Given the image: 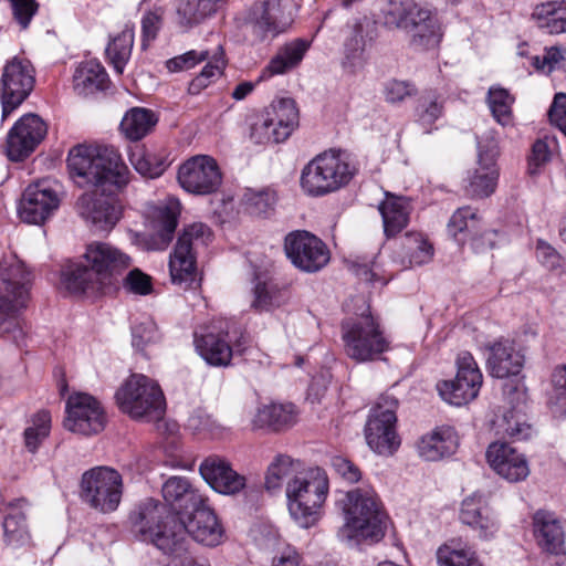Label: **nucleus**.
<instances>
[{"label": "nucleus", "instance_id": "nucleus-43", "mask_svg": "<svg viewBox=\"0 0 566 566\" xmlns=\"http://www.w3.org/2000/svg\"><path fill=\"white\" fill-rule=\"evenodd\" d=\"M179 202L176 200L175 205H165L158 208L157 216V230L155 239L158 243L168 247L176 234L179 224Z\"/></svg>", "mask_w": 566, "mask_h": 566}, {"label": "nucleus", "instance_id": "nucleus-55", "mask_svg": "<svg viewBox=\"0 0 566 566\" xmlns=\"http://www.w3.org/2000/svg\"><path fill=\"white\" fill-rule=\"evenodd\" d=\"M276 200L274 193L262 190L245 196V205L248 212L253 217L266 218L274 211Z\"/></svg>", "mask_w": 566, "mask_h": 566}, {"label": "nucleus", "instance_id": "nucleus-39", "mask_svg": "<svg viewBox=\"0 0 566 566\" xmlns=\"http://www.w3.org/2000/svg\"><path fill=\"white\" fill-rule=\"evenodd\" d=\"M195 250H174L169 258V272L175 284L191 285L196 280Z\"/></svg>", "mask_w": 566, "mask_h": 566}, {"label": "nucleus", "instance_id": "nucleus-32", "mask_svg": "<svg viewBox=\"0 0 566 566\" xmlns=\"http://www.w3.org/2000/svg\"><path fill=\"white\" fill-rule=\"evenodd\" d=\"M534 535L538 546L545 552L554 555L564 553V532L552 514L544 511L535 513Z\"/></svg>", "mask_w": 566, "mask_h": 566}, {"label": "nucleus", "instance_id": "nucleus-56", "mask_svg": "<svg viewBox=\"0 0 566 566\" xmlns=\"http://www.w3.org/2000/svg\"><path fill=\"white\" fill-rule=\"evenodd\" d=\"M247 23L251 29V34L255 43H271L280 34L284 33L282 30L275 28L270 22L253 15L250 11L247 17Z\"/></svg>", "mask_w": 566, "mask_h": 566}, {"label": "nucleus", "instance_id": "nucleus-29", "mask_svg": "<svg viewBox=\"0 0 566 566\" xmlns=\"http://www.w3.org/2000/svg\"><path fill=\"white\" fill-rule=\"evenodd\" d=\"M411 203L405 196L385 192V199L379 203L378 210L382 219L384 233L394 238L409 223Z\"/></svg>", "mask_w": 566, "mask_h": 566}, {"label": "nucleus", "instance_id": "nucleus-25", "mask_svg": "<svg viewBox=\"0 0 566 566\" xmlns=\"http://www.w3.org/2000/svg\"><path fill=\"white\" fill-rule=\"evenodd\" d=\"M459 517L483 539L492 538L499 531V522L480 493H473L462 501Z\"/></svg>", "mask_w": 566, "mask_h": 566}, {"label": "nucleus", "instance_id": "nucleus-49", "mask_svg": "<svg viewBox=\"0 0 566 566\" xmlns=\"http://www.w3.org/2000/svg\"><path fill=\"white\" fill-rule=\"evenodd\" d=\"M249 11L253 15H258L270 22L283 32H285L290 25V20L285 17V7L282 0H263L259 3H254Z\"/></svg>", "mask_w": 566, "mask_h": 566}, {"label": "nucleus", "instance_id": "nucleus-30", "mask_svg": "<svg viewBox=\"0 0 566 566\" xmlns=\"http://www.w3.org/2000/svg\"><path fill=\"white\" fill-rule=\"evenodd\" d=\"M459 446V439L452 427L443 426L423 436L418 443L419 455L427 461H438L453 454Z\"/></svg>", "mask_w": 566, "mask_h": 566}, {"label": "nucleus", "instance_id": "nucleus-41", "mask_svg": "<svg viewBox=\"0 0 566 566\" xmlns=\"http://www.w3.org/2000/svg\"><path fill=\"white\" fill-rule=\"evenodd\" d=\"M134 45V33L123 31L118 33L107 45L105 54L108 63L113 66L115 73L122 75L130 59Z\"/></svg>", "mask_w": 566, "mask_h": 566}, {"label": "nucleus", "instance_id": "nucleus-34", "mask_svg": "<svg viewBox=\"0 0 566 566\" xmlns=\"http://www.w3.org/2000/svg\"><path fill=\"white\" fill-rule=\"evenodd\" d=\"M158 114L146 107L135 106L123 116L119 129L130 142H139L149 135L158 124Z\"/></svg>", "mask_w": 566, "mask_h": 566}, {"label": "nucleus", "instance_id": "nucleus-8", "mask_svg": "<svg viewBox=\"0 0 566 566\" xmlns=\"http://www.w3.org/2000/svg\"><path fill=\"white\" fill-rule=\"evenodd\" d=\"M356 174L357 169L347 150L329 148L303 167L300 186L307 196L319 198L345 188Z\"/></svg>", "mask_w": 566, "mask_h": 566}, {"label": "nucleus", "instance_id": "nucleus-60", "mask_svg": "<svg viewBox=\"0 0 566 566\" xmlns=\"http://www.w3.org/2000/svg\"><path fill=\"white\" fill-rule=\"evenodd\" d=\"M283 248H328L316 234L307 230H293L284 237Z\"/></svg>", "mask_w": 566, "mask_h": 566}, {"label": "nucleus", "instance_id": "nucleus-62", "mask_svg": "<svg viewBox=\"0 0 566 566\" xmlns=\"http://www.w3.org/2000/svg\"><path fill=\"white\" fill-rule=\"evenodd\" d=\"M348 269L357 275L359 279L369 282L371 284L379 283L380 285H386L391 279L392 275L388 277L380 275L377 272V261L374 260L370 263H360L358 261L348 262Z\"/></svg>", "mask_w": 566, "mask_h": 566}, {"label": "nucleus", "instance_id": "nucleus-58", "mask_svg": "<svg viewBox=\"0 0 566 566\" xmlns=\"http://www.w3.org/2000/svg\"><path fill=\"white\" fill-rule=\"evenodd\" d=\"M434 250H395L391 255L392 262L398 263L399 270L413 265H422L430 262Z\"/></svg>", "mask_w": 566, "mask_h": 566}, {"label": "nucleus", "instance_id": "nucleus-17", "mask_svg": "<svg viewBox=\"0 0 566 566\" xmlns=\"http://www.w3.org/2000/svg\"><path fill=\"white\" fill-rule=\"evenodd\" d=\"M34 84V70L30 61L15 56L6 63L0 80L2 120L30 96Z\"/></svg>", "mask_w": 566, "mask_h": 566}, {"label": "nucleus", "instance_id": "nucleus-6", "mask_svg": "<svg viewBox=\"0 0 566 566\" xmlns=\"http://www.w3.org/2000/svg\"><path fill=\"white\" fill-rule=\"evenodd\" d=\"M353 301L357 311L340 324L344 352L359 364L378 360L390 349V339L379 318L371 313L369 303L364 297Z\"/></svg>", "mask_w": 566, "mask_h": 566}, {"label": "nucleus", "instance_id": "nucleus-19", "mask_svg": "<svg viewBox=\"0 0 566 566\" xmlns=\"http://www.w3.org/2000/svg\"><path fill=\"white\" fill-rule=\"evenodd\" d=\"M48 135V125L35 113L22 115L9 129L6 138V155L12 163L29 158Z\"/></svg>", "mask_w": 566, "mask_h": 566}, {"label": "nucleus", "instance_id": "nucleus-61", "mask_svg": "<svg viewBox=\"0 0 566 566\" xmlns=\"http://www.w3.org/2000/svg\"><path fill=\"white\" fill-rule=\"evenodd\" d=\"M163 25V17L157 11H146L140 21L142 28V49L146 50L149 42L154 41Z\"/></svg>", "mask_w": 566, "mask_h": 566}, {"label": "nucleus", "instance_id": "nucleus-51", "mask_svg": "<svg viewBox=\"0 0 566 566\" xmlns=\"http://www.w3.org/2000/svg\"><path fill=\"white\" fill-rule=\"evenodd\" d=\"M547 403L555 413H566V364L556 366L552 374Z\"/></svg>", "mask_w": 566, "mask_h": 566}, {"label": "nucleus", "instance_id": "nucleus-7", "mask_svg": "<svg viewBox=\"0 0 566 566\" xmlns=\"http://www.w3.org/2000/svg\"><path fill=\"white\" fill-rule=\"evenodd\" d=\"M382 17L386 28L409 34V44L416 50L434 49L442 40L437 12L420 7L415 0H389L382 9Z\"/></svg>", "mask_w": 566, "mask_h": 566}, {"label": "nucleus", "instance_id": "nucleus-27", "mask_svg": "<svg viewBox=\"0 0 566 566\" xmlns=\"http://www.w3.org/2000/svg\"><path fill=\"white\" fill-rule=\"evenodd\" d=\"M297 410L293 403L261 405L252 418L254 430L266 432H281L296 423Z\"/></svg>", "mask_w": 566, "mask_h": 566}, {"label": "nucleus", "instance_id": "nucleus-48", "mask_svg": "<svg viewBox=\"0 0 566 566\" xmlns=\"http://www.w3.org/2000/svg\"><path fill=\"white\" fill-rule=\"evenodd\" d=\"M214 238L212 229L205 222L185 224L172 248H208Z\"/></svg>", "mask_w": 566, "mask_h": 566}, {"label": "nucleus", "instance_id": "nucleus-46", "mask_svg": "<svg viewBox=\"0 0 566 566\" xmlns=\"http://www.w3.org/2000/svg\"><path fill=\"white\" fill-rule=\"evenodd\" d=\"M496 428L497 433L513 440H526L532 434V427L526 422L525 415L515 408L504 411L496 422Z\"/></svg>", "mask_w": 566, "mask_h": 566}, {"label": "nucleus", "instance_id": "nucleus-63", "mask_svg": "<svg viewBox=\"0 0 566 566\" xmlns=\"http://www.w3.org/2000/svg\"><path fill=\"white\" fill-rule=\"evenodd\" d=\"M132 336V345L136 349L143 350L147 344L158 339V329L151 319H147L133 326Z\"/></svg>", "mask_w": 566, "mask_h": 566}, {"label": "nucleus", "instance_id": "nucleus-33", "mask_svg": "<svg viewBox=\"0 0 566 566\" xmlns=\"http://www.w3.org/2000/svg\"><path fill=\"white\" fill-rule=\"evenodd\" d=\"M226 0H178L177 23L188 31L213 17Z\"/></svg>", "mask_w": 566, "mask_h": 566}, {"label": "nucleus", "instance_id": "nucleus-35", "mask_svg": "<svg viewBox=\"0 0 566 566\" xmlns=\"http://www.w3.org/2000/svg\"><path fill=\"white\" fill-rule=\"evenodd\" d=\"M310 46L311 42L303 38L285 43L269 61L264 73L273 76L290 72L301 64Z\"/></svg>", "mask_w": 566, "mask_h": 566}, {"label": "nucleus", "instance_id": "nucleus-22", "mask_svg": "<svg viewBox=\"0 0 566 566\" xmlns=\"http://www.w3.org/2000/svg\"><path fill=\"white\" fill-rule=\"evenodd\" d=\"M486 460L490 467L510 482L525 480L530 468L525 455L506 442H493L488 447Z\"/></svg>", "mask_w": 566, "mask_h": 566}, {"label": "nucleus", "instance_id": "nucleus-16", "mask_svg": "<svg viewBox=\"0 0 566 566\" xmlns=\"http://www.w3.org/2000/svg\"><path fill=\"white\" fill-rule=\"evenodd\" d=\"M177 181L188 193L210 196L221 188L223 174L216 158L210 155H196L179 166Z\"/></svg>", "mask_w": 566, "mask_h": 566}, {"label": "nucleus", "instance_id": "nucleus-59", "mask_svg": "<svg viewBox=\"0 0 566 566\" xmlns=\"http://www.w3.org/2000/svg\"><path fill=\"white\" fill-rule=\"evenodd\" d=\"M209 57V51H196V50H189L180 55H177L172 59H169L166 62V67L169 72H181L184 70H189L191 67H195L200 62H203L208 60Z\"/></svg>", "mask_w": 566, "mask_h": 566}, {"label": "nucleus", "instance_id": "nucleus-15", "mask_svg": "<svg viewBox=\"0 0 566 566\" xmlns=\"http://www.w3.org/2000/svg\"><path fill=\"white\" fill-rule=\"evenodd\" d=\"M455 364V378L439 381L437 390L448 403L462 406L478 397L483 382V375L470 352L459 353Z\"/></svg>", "mask_w": 566, "mask_h": 566}, {"label": "nucleus", "instance_id": "nucleus-12", "mask_svg": "<svg viewBox=\"0 0 566 566\" xmlns=\"http://www.w3.org/2000/svg\"><path fill=\"white\" fill-rule=\"evenodd\" d=\"M398 400L394 396H380L369 410L364 428L368 447L380 455L394 454L400 446L397 433Z\"/></svg>", "mask_w": 566, "mask_h": 566}, {"label": "nucleus", "instance_id": "nucleus-42", "mask_svg": "<svg viewBox=\"0 0 566 566\" xmlns=\"http://www.w3.org/2000/svg\"><path fill=\"white\" fill-rule=\"evenodd\" d=\"M3 537L7 545L19 548L30 542V533L27 525V517L23 512L13 510L8 513L2 523Z\"/></svg>", "mask_w": 566, "mask_h": 566}, {"label": "nucleus", "instance_id": "nucleus-38", "mask_svg": "<svg viewBox=\"0 0 566 566\" xmlns=\"http://www.w3.org/2000/svg\"><path fill=\"white\" fill-rule=\"evenodd\" d=\"M206 65L200 73L193 77L189 84L187 92L190 95H199L205 88L220 77L228 64L226 51L222 45H218L213 54L206 60Z\"/></svg>", "mask_w": 566, "mask_h": 566}, {"label": "nucleus", "instance_id": "nucleus-52", "mask_svg": "<svg viewBox=\"0 0 566 566\" xmlns=\"http://www.w3.org/2000/svg\"><path fill=\"white\" fill-rule=\"evenodd\" d=\"M443 104L438 98H421L416 108L417 122L426 134H431L437 127L434 123L443 115Z\"/></svg>", "mask_w": 566, "mask_h": 566}, {"label": "nucleus", "instance_id": "nucleus-47", "mask_svg": "<svg viewBox=\"0 0 566 566\" xmlns=\"http://www.w3.org/2000/svg\"><path fill=\"white\" fill-rule=\"evenodd\" d=\"M486 101L494 119L502 126H507L512 123V104L514 97L510 92L501 86H491L488 91Z\"/></svg>", "mask_w": 566, "mask_h": 566}, {"label": "nucleus", "instance_id": "nucleus-57", "mask_svg": "<svg viewBox=\"0 0 566 566\" xmlns=\"http://www.w3.org/2000/svg\"><path fill=\"white\" fill-rule=\"evenodd\" d=\"M475 212L471 208H459L450 218L447 230L448 233L454 238L455 242L463 248L465 244L463 238L468 231V220H474Z\"/></svg>", "mask_w": 566, "mask_h": 566}, {"label": "nucleus", "instance_id": "nucleus-23", "mask_svg": "<svg viewBox=\"0 0 566 566\" xmlns=\"http://www.w3.org/2000/svg\"><path fill=\"white\" fill-rule=\"evenodd\" d=\"M199 472L202 479L220 494L233 495L245 486V478L234 471L228 460L219 455L206 458L199 467Z\"/></svg>", "mask_w": 566, "mask_h": 566}, {"label": "nucleus", "instance_id": "nucleus-36", "mask_svg": "<svg viewBox=\"0 0 566 566\" xmlns=\"http://www.w3.org/2000/svg\"><path fill=\"white\" fill-rule=\"evenodd\" d=\"M302 462L292 459L287 454H277L269 464L265 475V488L270 492H275L281 489L285 482L295 479L303 472Z\"/></svg>", "mask_w": 566, "mask_h": 566}, {"label": "nucleus", "instance_id": "nucleus-18", "mask_svg": "<svg viewBox=\"0 0 566 566\" xmlns=\"http://www.w3.org/2000/svg\"><path fill=\"white\" fill-rule=\"evenodd\" d=\"M64 428L71 432L92 436L102 432L107 415L102 402L86 392H74L65 403Z\"/></svg>", "mask_w": 566, "mask_h": 566}, {"label": "nucleus", "instance_id": "nucleus-9", "mask_svg": "<svg viewBox=\"0 0 566 566\" xmlns=\"http://www.w3.org/2000/svg\"><path fill=\"white\" fill-rule=\"evenodd\" d=\"M328 478L318 468L303 470L289 480L285 493L291 517L303 528L312 527L321 517V507L328 494Z\"/></svg>", "mask_w": 566, "mask_h": 566}, {"label": "nucleus", "instance_id": "nucleus-20", "mask_svg": "<svg viewBox=\"0 0 566 566\" xmlns=\"http://www.w3.org/2000/svg\"><path fill=\"white\" fill-rule=\"evenodd\" d=\"M161 493L164 497L163 503L151 497L146 499L138 506V511L130 514L129 518L133 525L135 516L140 512L142 506L148 501H154L166 507L167 511L163 516V520L165 521L168 520L167 516H186L192 509L202 504V501H205L198 491L191 485L190 481L182 476H170L164 483Z\"/></svg>", "mask_w": 566, "mask_h": 566}, {"label": "nucleus", "instance_id": "nucleus-4", "mask_svg": "<svg viewBox=\"0 0 566 566\" xmlns=\"http://www.w3.org/2000/svg\"><path fill=\"white\" fill-rule=\"evenodd\" d=\"M343 513L345 523L337 532L340 542L354 547L384 538L388 515L374 490L356 488L348 491L343 500Z\"/></svg>", "mask_w": 566, "mask_h": 566}, {"label": "nucleus", "instance_id": "nucleus-54", "mask_svg": "<svg viewBox=\"0 0 566 566\" xmlns=\"http://www.w3.org/2000/svg\"><path fill=\"white\" fill-rule=\"evenodd\" d=\"M382 94L388 104L396 105L416 96L418 88L412 81L390 78L384 83Z\"/></svg>", "mask_w": 566, "mask_h": 566}, {"label": "nucleus", "instance_id": "nucleus-53", "mask_svg": "<svg viewBox=\"0 0 566 566\" xmlns=\"http://www.w3.org/2000/svg\"><path fill=\"white\" fill-rule=\"evenodd\" d=\"M548 138V136L537 138L532 144L531 153L527 156V174L531 177L539 176L543 172L545 165L552 159Z\"/></svg>", "mask_w": 566, "mask_h": 566}, {"label": "nucleus", "instance_id": "nucleus-13", "mask_svg": "<svg viewBox=\"0 0 566 566\" xmlns=\"http://www.w3.org/2000/svg\"><path fill=\"white\" fill-rule=\"evenodd\" d=\"M298 109L293 98H280L266 107L251 126V139L259 145L284 143L298 127Z\"/></svg>", "mask_w": 566, "mask_h": 566}, {"label": "nucleus", "instance_id": "nucleus-28", "mask_svg": "<svg viewBox=\"0 0 566 566\" xmlns=\"http://www.w3.org/2000/svg\"><path fill=\"white\" fill-rule=\"evenodd\" d=\"M226 333H195L193 344L199 356L210 366L227 367L231 364L233 348Z\"/></svg>", "mask_w": 566, "mask_h": 566}, {"label": "nucleus", "instance_id": "nucleus-40", "mask_svg": "<svg viewBox=\"0 0 566 566\" xmlns=\"http://www.w3.org/2000/svg\"><path fill=\"white\" fill-rule=\"evenodd\" d=\"M51 422V413L48 410H40L31 417L29 426L23 431L24 447L30 453L38 452L50 436Z\"/></svg>", "mask_w": 566, "mask_h": 566}, {"label": "nucleus", "instance_id": "nucleus-21", "mask_svg": "<svg viewBox=\"0 0 566 566\" xmlns=\"http://www.w3.org/2000/svg\"><path fill=\"white\" fill-rule=\"evenodd\" d=\"M60 207V198L54 189L44 182L30 184L18 202L19 218L29 224H43Z\"/></svg>", "mask_w": 566, "mask_h": 566}, {"label": "nucleus", "instance_id": "nucleus-37", "mask_svg": "<svg viewBox=\"0 0 566 566\" xmlns=\"http://www.w3.org/2000/svg\"><path fill=\"white\" fill-rule=\"evenodd\" d=\"M500 172L482 167L468 171L463 180V191L470 199H485L491 197L499 184Z\"/></svg>", "mask_w": 566, "mask_h": 566}, {"label": "nucleus", "instance_id": "nucleus-10", "mask_svg": "<svg viewBox=\"0 0 566 566\" xmlns=\"http://www.w3.org/2000/svg\"><path fill=\"white\" fill-rule=\"evenodd\" d=\"M119 410L134 420L160 419L166 400L160 386L143 374L130 375L115 394Z\"/></svg>", "mask_w": 566, "mask_h": 566}, {"label": "nucleus", "instance_id": "nucleus-14", "mask_svg": "<svg viewBox=\"0 0 566 566\" xmlns=\"http://www.w3.org/2000/svg\"><path fill=\"white\" fill-rule=\"evenodd\" d=\"M247 260L251 266V308L258 313L270 312L285 301V286L275 277L272 261L261 250L249 251Z\"/></svg>", "mask_w": 566, "mask_h": 566}, {"label": "nucleus", "instance_id": "nucleus-45", "mask_svg": "<svg viewBox=\"0 0 566 566\" xmlns=\"http://www.w3.org/2000/svg\"><path fill=\"white\" fill-rule=\"evenodd\" d=\"M129 160L140 176L149 179L159 178L169 166L165 155L146 150L133 153Z\"/></svg>", "mask_w": 566, "mask_h": 566}, {"label": "nucleus", "instance_id": "nucleus-31", "mask_svg": "<svg viewBox=\"0 0 566 566\" xmlns=\"http://www.w3.org/2000/svg\"><path fill=\"white\" fill-rule=\"evenodd\" d=\"M108 84V74L97 60L80 63L73 75L74 91L82 96L105 92Z\"/></svg>", "mask_w": 566, "mask_h": 566}, {"label": "nucleus", "instance_id": "nucleus-64", "mask_svg": "<svg viewBox=\"0 0 566 566\" xmlns=\"http://www.w3.org/2000/svg\"><path fill=\"white\" fill-rule=\"evenodd\" d=\"M549 123L566 137V93H556L547 112Z\"/></svg>", "mask_w": 566, "mask_h": 566}, {"label": "nucleus", "instance_id": "nucleus-24", "mask_svg": "<svg viewBox=\"0 0 566 566\" xmlns=\"http://www.w3.org/2000/svg\"><path fill=\"white\" fill-rule=\"evenodd\" d=\"M378 36L377 23L366 15L356 18L350 27V33L344 42V67L361 65L366 57L367 48L371 46Z\"/></svg>", "mask_w": 566, "mask_h": 566}, {"label": "nucleus", "instance_id": "nucleus-1", "mask_svg": "<svg viewBox=\"0 0 566 566\" xmlns=\"http://www.w3.org/2000/svg\"><path fill=\"white\" fill-rule=\"evenodd\" d=\"M66 167L80 185L95 188L78 197L80 217L94 233L108 234L123 218L120 193L129 182L128 167L120 157L86 144H77L69 150Z\"/></svg>", "mask_w": 566, "mask_h": 566}, {"label": "nucleus", "instance_id": "nucleus-2", "mask_svg": "<svg viewBox=\"0 0 566 566\" xmlns=\"http://www.w3.org/2000/svg\"><path fill=\"white\" fill-rule=\"evenodd\" d=\"M130 256L122 250H85L76 260L66 261L60 271L61 287L76 296H104L116 293L119 284L129 293L149 295L153 292V279L142 270H130Z\"/></svg>", "mask_w": 566, "mask_h": 566}, {"label": "nucleus", "instance_id": "nucleus-5", "mask_svg": "<svg viewBox=\"0 0 566 566\" xmlns=\"http://www.w3.org/2000/svg\"><path fill=\"white\" fill-rule=\"evenodd\" d=\"M0 337L18 342L22 337L20 316L27 307L32 274L13 250L0 260Z\"/></svg>", "mask_w": 566, "mask_h": 566}, {"label": "nucleus", "instance_id": "nucleus-50", "mask_svg": "<svg viewBox=\"0 0 566 566\" xmlns=\"http://www.w3.org/2000/svg\"><path fill=\"white\" fill-rule=\"evenodd\" d=\"M438 564L442 566H481L469 548H458L451 545H443L437 552Z\"/></svg>", "mask_w": 566, "mask_h": 566}, {"label": "nucleus", "instance_id": "nucleus-44", "mask_svg": "<svg viewBox=\"0 0 566 566\" xmlns=\"http://www.w3.org/2000/svg\"><path fill=\"white\" fill-rule=\"evenodd\" d=\"M331 250H284L291 263L303 272H317L331 260Z\"/></svg>", "mask_w": 566, "mask_h": 566}, {"label": "nucleus", "instance_id": "nucleus-26", "mask_svg": "<svg viewBox=\"0 0 566 566\" xmlns=\"http://www.w3.org/2000/svg\"><path fill=\"white\" fill-rule=\"evenodd\" d=\"M486 348L489 350L486 366L492 377L503 379L521 373L524 356L515 348L513 340L500 338Z\"/></svg>", "mask_w": 566, "mask_h": 566}, {"label": "nucleus", "instance_id": "nucleus-3", "mask_svg": "<svg viewBox=\"0 0 566 566\" xmlns=\"http://www.w3.org/2000/svg\"><path fill=\"white\" fill-rule=\"evenodd\" d=\"M166 507L154 501L146 502L134 518V532L142 542L150 543L166 555L181 556L187 536L207 546H216L222 537V527L213 510L197 505L186 516H167Z\"/></svg>", "mask_w": 566, "mask_h": 566}, {"label": "nucleus", "instance_id": "nucleus-11", "mask_svg": "<svg viewBox=\"0 0 566 566\" xmlns=\"http://www.w3.org/2000/svg\"><path fill=\"white\" fill-rule=\"evenodd\" d=\"M123 491L122 474L106 465L85 471L80 481L82 502L102 514H109L118 509Z\"/></svg>", "mask_w": 566, "mask_h": 566}]
</instances>
